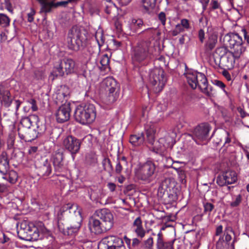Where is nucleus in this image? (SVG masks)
I'll use <instances>...</instances> for the list:
<instances>
[{
	"mask_svg": "<svg viewBox=\"0 0 249 249\" xmlns=\"http://www.w3.org/2000/svg\"><path fill=\"white\" fill-rule=\"evenodd\" d=\"M114 5L112 3H109L106 6L105 12L107 14H110L111 13L112 9H114Z\"/></svg>",
	"mask_w": 249,
	"mask_h": 249,
	"instance_id": "58",
	"label": "nucleus"
},
{
	"mask_svg": "<svg viewBox=\"0 0 249 249\" xmlns=\"http://www.w3.org/2000/svg\"><path fill=\"white\" fill-rule=\"evenodd\" d=\"M180 25H181L183 28L186 29H188L190 27L189 20L185 18L181 20Z\"/></svg>",
	"mask_w": 249,
	"mask_h": 249,
	"instance_id": "57",
	"label": "nucleus"
},
{
	"mask_svg": "<svg viewBox=\"0 0 249 249\" xmlns=\"http://www.w3.org/2000/svg\"><path fill=\"white\" fill-rule=\"evenodd\" d=\"M157 0H142V6L144 9L148 11L150 8L154 7Z\"/></svg>",
	"mask_w": 249,
	"mask_h": 249,
	"instance_id": "43",
	"label": "nucleus"
},
{
	"mask_svg": "<svg viewBox=\"0 0 249 249\" xmlns=\"http://www.w3.org/2000/svg\"><path fill=\"white\" fill-rule=\"evenodd\" d=\"M102 164L104 170L111 175L113 172V168L110 159L108 158H104Z\"/></svg>",
	"mask_w": 249,
	"mask_h": 249,
	"instance_id": "40",
	"label": "nucleus"
},
{
	"mask_svg": "<svg viewBox=\"0 0 249 249\" xmlns=\"http://www.w3.org/2000/svg\"><path fill=\"white\" fill-rule=\"evenodd\" d=\"M128 163L126 158L123 156L121 158L118 157L117 163L115 168V172L117 174L120 175L124 167H127Z\"/></svg>",
	"mask_w": 249,
	"mask_h": 249,
	"instance_id": "33",
	"label": "nucleus"
},
{
	"mask_svg": "<svg viewBox=\"0 0 249 249\" xmlns=\"http://www.w3.org/2000/svg\"><path fill=\"white\" fill-rule=\"evenodd\" d=\"M144 135L143 133L137 134H132L129 137V142L134 146H139L144 142Z\"/></svg>",
	"mask_w": 249,
	"mask_h": 249,
	"instance_id": "32",
	"label": "nucleus"
},
{
	"mask_svg": "<svg viewBox=\"0 0 249 249\" xmlns=\"http://www.w3.org/2000/svg\"><path fill=\"white\" fill-rule=\"evenodd\" d=\"M34 76L37 80L42 79L44 76V72L41 70H36L34 72Z\"/></svg>",
	"mask_w": 249,
	"mask_h": 249,
	"instance_id": "51",
	"label": "nucleus"
},
{
	"mask_svg": "<svg viewBox=\"0 0 249 249\" xmlns=\"http://www.w3.org/2000/svg\"><path fill=\"white\" fill-rule=\"evenodd\" d=\"M142 221L140 217H137L134 221L133 223V227L135 228H140L142 227Z\"/></svg>",
	"mask_w": 249,
	"mask_h": 249,
	"instance_id": "54",
	"label": "nucleus"
},
{
	"mask_svg": "<svg viewBox=\"0 0 249 249\" xmlns=\"http://www.w3.org/2000/svg\"><path fill=\"white\" fill-rule=\"evenodd\" d=\"M237 180L236 173L229 170L223 172L216 178V183L220 187L235 183Z\"/></svg>",
	"mask_w": 249,
	"mask_h": 249,
	"instance_id": "17",
	"label": "nucleus"
},
{
	"mask_svg": "<svg viewBox=\"0 0 249 249\" xmlns=\"http://www.w3.org/2000/svg\"><path fill=\"white\" fill-rule=\"evenodd\" d=\"M85 34L78 29H72L68 35L67 44L70 50L78 51L83 46Z\"/></svg>",
	"mask_w": 249,
	"mask_h": 249,
	"instance_id": "10",
	"label": "nucleus"
},
{
	"mask_svg": "<svg viewBox=\"0 0 249 249\" xmlns=\"http://www.w3.org/2000/svg\"><path fill=\"white\" fill-rule=\"evenodd\" d=\"M4 4L5 8L10 13H13V9L12 8V4L10 0H4Z\"/></svg>",
	"mask_w": 249,
	"mask_h": 249,
	"instance_id": "56",
	"label": "nucleus"
},
{
	"mask_svg": "<svg viewBox=\"0 0 249 249\" xmlns=\"http://www.w3.org/2000/svg\"><path fill=\"white\" fill-rule=\"evenodd\" d=\"M130 25L131 29L135 32H137L139 29L142 28V27L144 26V24L142 19L133 18L131 20Z\"/></svg>",
	"mask_w": 249,
	"mask_h": 249,
	"instance_id": "38",
	"label": "nucleus"
},
{
	"mask_svg": "<svg viewBox=\"0 0 249 249\" xmlns=\"http://www.w3.org/2000/svg\"><path fill=\"white\" fill-rule=\"evenodd\" d=\"M10 18L4 14H0V27H6L9 25Z\"/></svg>",
	"mask_w": 249,
	"mask_h": 249,
	"instance_id": "44",
	"label": "nucleus"
},
{
	"mask_svg": "<svg viewBox=\"0 0 249 249\" xmlns=\"http://www.w3.org/2000/svg\"><path fill=\"white\" fill-rule=\"evenodd\" d=\"M40 5V13L47 14L51 13L52 9L59 6H66L68 4V0L55 2L54 0H36Z\"/></svg>",
	"mask_w": 249,
	"mask_h": 249,
	"instance_id": "18",
	"label": "nucleus"
},
{
	"mask_svg": "<svg viewBox=\"0 0 249 249\" xmlns=\"http://www.w3.org/2000/svg\"><path fill=\"white\" fill-rule=\"evenodd\" d=\"M198 37L200 42L203 43L205 39V32L203 29H201L198 31Z\"/></svg>",
	"mask_w": 249,
	"mask_h": 249,
	"instance_id": "59",
	"label": "nucleus"
},
{
	"mask_svg": "<svg viewBox=\"0 0 249 249\" xmlns=\"http://www.w3.org/2000/svg\"><path fill=\"white\" fill-rule=\"evenodd\" d=\"M146 141L150 144H153L155 142V134L156 133V129L153 125H151L148 127L147 125L145 127Z\"/></svg>",
	"mask_w": 249,
	"mask_h": 249,
	"instance_id": "35",
	"label": "nucleus"
},
{
	"mask_svg": "<svg viewBox=\"0 0 249 249\" xmlns=\"http://www.w3.org/2000/svg\"><path fill=\"white\" fill-rule=\"evenodd\" d=\"M64 70V69L63 66H62L60 61L56 63L49 76L50 78L53 77L52 80H53L55 78L64 76L65 74H66V72Z\"/></svg>",
	"mask_w": 249,
	"mask_h": 249,
	"instance_id": "30",
	"label": "nucleus"
},
{
	"mask_svg": "<svg viewBox=\"0 0 249 249\" xmlns=\"http://www.w3.org/2000/svg\"><path fill=\"white\" fill-rule=\"evenodd\" d=\"M95 216L103 224L104 227L108 230L111 229L114 224V217L110 210L102 209L96 211Z\"/></svg>",
	"mask_w": 249,
	"mask_h": 249,
	"instance_id": "16",
	"label": "nucleus"
},
{
	"mask_svg": "<svg viewBox=\"0 0 249 249\" xmlns=\"http://www.w3.org/2000/svg\"><path fill=\"white\" fill-rule=\"evenodd\" d=\"M18 234L19 237L24 240L35 241L42 240L44 236L50 234L49 231L44 223L38 221L34 224L23 221L17 224Z\"/></svg>",
	"mask_w": 249,
	"mask_h": 249,
	"instance_id": "2",
	"label": "nucleus"
},
{
	"mask_svg": "<svg viewBox=\"0 0 249 249\" xmlns=\"http://www.w3.org/2000/svg\"><path fill=\"white\" fill-rule=\"evenodd\" d=\"M134 231L137 235L141 238H142L145 234V231L143 228L142 226L140 228H134Z\"/></svg>",
	"mask_w": 249,
	"mask_h": 249,
	"instance_id": "50",
	"label": "nucleus"
},
{
	"mask_svg": "<svg viewBox=\"0 0 249 249\" xmlns=\"http://www.w3.org/2000/svg\"><path fill=\"white\" fill-rule=\"evenodd\" d=\"M175 186L176 182L173 178H166L161 182L158 189V193L160 195L163 194L164 196L168 194V192L174 193Z\"/></svg>",
	"mask_w": 249,
	"mask_h": 249,
	"instance_id": "24",
	"label": "nucleus"
},
{
	"mask_svg": "<svg viewBox=\"0 0 249 249\" xmlns=\"http://www.w3.org/2000/svg\"><path fill=\"white\" fill-rule=\"evenodd\" d=\"M187 82L193 89L198 87L204 94L208 96H213L216 91L213 87L208 84L207 79L202 72L194 71L185 74Z\"/></svg>",
	"mask_w": 249,
	"mask_h": 249,
	"instance_id": "4",
	"label": "nucleus"
},
{
	"mask_svg": "<svg viewBox=\"0 0 249 249\" xmlns=\"http://www.w3.org/2000/svg\"><path fill=\"white\" fill-rule=\"evenodd\" d=\"M96 116L95 107L91 104L79 105L77 107L74 112L75 120L83 124L92 123Z\"/></svg>",
	"mask_w": 249,
	"mask_h": 249,
	"instance_id": "7",
	"label": "nucleus"
},
{
	"mask_svg": "<svg viewBox=\"0 0 249 249\" xmlns=\"http://www.w3.org/2000/svg\"><path fill=\"white\" fill-rule=\"evenodd\" d=\"M82 219L80 216L78 217V220H71L70 222V226L67 225V223L63 224V230L59 229V231L65 235L73 236L79 231L81 227Z\"/></svg>",
	"mask_w": 249,
	"mask_h": 249,
	"instance_id": "20",
	"label": "nucleus"
},
{
	"mask_svg": "<svg viewBox=\"0 0 249 249\" xmlns=\"http://www.w3.org/2000/svg\"><path fill=\"white\" fill-rule=\"evenodd\" d=\"M0 95L2 98V102H3L4 106L7 107H9L12 103L11 94L9 91L8 90L0 91Z\"/></svg>",
	"mask_w": 249,
	"mask_h": 249,
	"instance_id": "39",
	"label": "nucleus"
},
{
	"mask_svg": "<svg viewBox=\"0 0 249 249\" xmlns=\"http://www.w3.org/2000/svg\"><path fill=\"white\" fill-rule=\"evenodd\" d=\"M81 144L80 140L72 135L68 136L63 141L64 147L70 152L73 160L76 154L79 152Z\"/></svg>",
	"mask_w": 249,
	"mask_h": 249,
	"instance_id": "15",
	"label": "nucleus"
},
{
	"mask_svg": "<svg viewBox=\"0 0 249 249\" xmlns=\"http://www.w3.org/2000/svg\"><path fill=\"white\" fill-rule=\"evenodd\" d=\"M159 19L161 22L162 25H165L166 23V15L163 12H160L158 15Z\"/></svg>",
	"mask_w": 249,
	"mask_h": 249,
	"instance_id": "53",
	"label": "nucleus"
},
{
	"mask_svg": "<svg viewBox=\"0 0 249 249\" xmlns=\"http://www.w3.org/2000/svg\"><path fill=\"white\" fill-rule=\"evenodd\" d=\"M217 42V36L212 34L211 35L205 44V49L206 51H211L215 47Z\"/></svg>",
	"mask_w": 249,
	"mask_h": 249,
	"instance_id": "34",
	"label": "nucleus"
},
{
	"mask_svg": "<svg viewBox=\"0 0 249 249\" xmlns=\"http://www.w3.org/2000/svg\"><path fill=\"white\" fill-rule=\"evenodd\" d=\"M230 52V50H228L227 47L224 46L218 47L215 50V53L220 56V59H222V57L226 55L228 52Z\"/></svg>",
	"mask_w": 249,
	"mask_h": 249,
	"instance_id": "45",
	"label": "nucleus"
},
{
	"mask_svg": "<svg viewBox=\"0 0 249 249\" xmlns=\"http://www.w3.org/2000/svg\"><path fill=\"white\" fill-rule=\"evenodd\" d=\"M69 94V90L67 87L65 86L61 87L60 89L56 93L55 98L56 103H62L64 101H66Z\"/></svg>",
	"mask_w": 249,
	"mask_h": 249,
	"instance_id": "31",
	"label": "nucleus"
},
{
	"mask_svg": "<svg viewBox=\"0 0 249 249\" xmlns=\"http://www.w3.org/2000/svg\"><path fill=\"white\" fill-rule=\"evenodd\" d=\"M35 11L32 9L31 12L28 14V21L29 22H32L33 21L34 19V16L35 15Z\"/></svg>",
	"mask_w": 249,
	"mask_h": 249,
	"instance_id": "62",
	"label": "nucleus"
},
{
	"mask_svg": "<svg viewBox=\"0 0 249 249\" xmlns=\"http://www.w3.org/2000/svg\"><path fill=\"white\" fill-rule=\"evenodd\" d=\"M211 7L210 8V11L218 9L220 7V4L217 0H212L211 2Z\"/></svg>",
	"mask_w": 249,
	"mask_h": 249,
	"instance_id": "55",
	"label": "nucleus"
},
{
	"mask_svg": "<svg viewBox=\"0 0 249 249\" xmlns=\"http://www.w3.org/2000/svg\"><path fill=\"white\" fill-rule=\"evenodd\" d=\"M9 160L5 152H3L0 156V173L6 175L9 170Z\"/></svg>",
	"mask_w": 249,
	"mask_h": 249,
	"instance_id": "29",
	"label": "nucleus"
},
{
	"mask_svg": "<svg viewBox=\"0 0 249 249\" xmlns=\"http://www.w3.org/2000/svg\"><path fill=\"white\" fill-rule=\"evenodd\" d=\"M60 61L64 69V71L66 72V75L74 72L75 63L72 59L64 58Z\"/></svg>",
	"mask_w": 249,
	"mask_h": 249,
	"instance_id": "28",
	"label": "nucleus"
},
{
	"mask_svg": "<svg viewBox=\"0 0 249 249\" xmlns=\"http://www.w3.org/2000/svg\"><path fill=\"white\" fill-rule=\"evenodd\" d=\"M99 244H103L106 249L124 246V242L121 238L112 235L104 237Z\"/></svg>",
	"mask_w": 249,
	"mask_h": 249,
	"instance_id": "23",
	"label": "nucleus"
},
{
	"mask_svg": "<svg viewBox=\"0 0 249 249\" xmlns=\"http://www.w3.org/2000/svg\"><path fill=\"white\" fill-rule=\"evenodd\" d=\"M70 103L62 105L56 110L55 116L56 121L59 123H63L68 121L70 118L71 111Z\"/></svg>",
	"mask_w": 249,
	"mask_h": 249,
	"instance_id": "19",
	"label": "nucleus"
},
{
	"mask_svg": "<svg viewBox=\"0 0 249 249\" xmlns=\"http://www.w3.org/2000/svg\"><path fill=\"white\" fill-rule=\"evenodd\" d=\"M52 167L51 163L46 159L43 164L37 168L38 176L44 178L49 177L52 173Z\"/></svg>",
	"mask_w": 249,
	"mask_h": 249,
	"instance_id": "27",
	"label": "nucleus"
},
{
	"mask_svg": "<svg viewBox=\"0 0 249 249\" xmlns=\"http://www.w3.org/2000/svg\"><path fill=\"white\" fill-rule=\"evenodd\" d=\"M157 168V166L154 161L147 160L139 164L136 172V176L139 180L150 183L155 178L158 172Z\"/></svg>",
	"mask_w": 249,
	"mask_h": 249,
	"instance_id": "8",
	"label": "nucleus"
},
{
	"mask_svg": "<svg viewBox=\"0 0 249 249\" xmlns=\"http://www.w3.org/2000/svg\"><path fill=\"white\" fill-rule=\"evenodd\" d=\"M95 216H92L89 219V227L90 231L95 234H100L108 231L102 222Z\"/></svg>",
	"mask_w": 249,
	"mask_h": 249,
	"instance_id": "22",
	"label": "nucleus"
},
{
	"mask_svg": "<svg viewBox=\"0 0 249 249\" xmlns=\"http://www.w3.org/2000/svg\"><path fill=\"white\" fill-rule=\"evenodd\" d=\"M172 168L175 169L177 172L179 180L181 182V183L185 184L186 182V176L185 172L182 170L180 167H177L175 165H173L172 166Z\"/></svg>",
	"mask_w": 249,
	"mask_h": 249,
	"instance_id": "41",
	"label": "nucleus"
},
{
	"mask_svg": "<svg viewBox=\"0 0 249 249\" xmlns=\"http://www.w3.org/2000/svg\"><path fill=\"white\" fill-rule=\"evenodd\" d=\"M149 45L148 42L141 41L132 47L131 58L134 65L138 66L144 65L151 58Z\"/></svg>",
	"mask_w": 249,
	"mask_h": 249,
	"instance_id": "5",
	"label": "nucleus"
},
{
	"mask_svg": "<svg viewBox=\"0 0 249 249\" xmlns=\"http://www.w3.org/2000/svg\"><path fill=\"white\" fill-rule=\"evenodd\" d=\"M64 150L62 149H58L54 151L52 155V160L55 173H62L66 169V165L65 163Z\"/></svg>",
	"mask_w": 249,
	"mask_h": 249,
	"instance_id": "14",
	"label": "nucleus"
},
{
	"mask_svg": "<svg viewBox=\"0 0 249 249\" xmlns=\"http://www.w3.org/2000/svg\"><path fill=\"white\" fill-rule=\"evenodd\" d=\"M211 126L208 123L201 124L197 126L190 136L197 144H202V142L208 139Z\"/></svg>",
	"mask_w": 249,
	"mask_h": 249,
	"instance_id": "13",
	"label": "nucleus"
},
{
	"mask_svg": "<svg viewBox=\"0 0 249 249\" xmlns=\"http://www.w3.org/2000/svg\"><path fill=\"white\" fill-rule=\"evenodd\" d=\"M160 195V196L163 197L165 200L166 199V196H167L169 198L167 200L168 203H171V202L175 201L177 198V195L175 191L174 193H173V192H168V194H166L165 196H163V194H161V195Z\"/></svg>",
	"mask_w": 249,
	"mask_h": 249,
	"instance_id": "48",
	"label": "nucleus"
},
{
	"mask_svg": "<svg viewBox=\"0 0 249 249\" xmlns=\"http://www.w3.org/2000/svg\"><path fill=\"white\" fill-rule=\"evenodd\" d=\"M9 186L4 183H0V193H6L8 191Z\"/></svg>",
	"mask_w": 249,
	"mask_h": 249,
	"instance_id": "61",
	"label": "nucleus"
},
{
	"mask_svg": "<svg viewBox=\"0 0 249 249\" xmlns=\"http://www.w3.org/2000/svg\"><path fill=\"white\" fill-rule=\"evenodd\" d=\"M176 239L165 242L164 241L163 235L160 231L157 234V239L156 241L157 249H175L174 243Z\"/></svg>",
	"mask_w": 249,
	"mask_h": 249,
	"instance_id": "26",
	"label": "nucleus"
},
{
	"mask_svg": "<svg viewBox=\"0 0 249 249\" xmlns=\"http://www.w3.org/2000/svg\"><path fill=\"white\" fill-rule=\"evenodd\" d=\"M95 38L98 44L97 50L99 52L101 46L103 45L105 41L103 31L101 29L97 30L95 34Z\"/></svg>",
	"mask_w": 249,
	"mask_h": 249,
	"instance_id": "37",
	"label": "nucleus"
},
{
	"mask_svg": "<svg viewBox=\"0 0 249 249\" xmlns=\"http://www.w3.org/2000/svg\"><path fill=\"white\" fill-rule=\"evenodd\" d=\"M150 82L153 87L154 92H160L163 89L166 82L165 73L162 69H154L150 75Z\"/></svg>",
	"mask_w": 249,
	"mask_h": 249,
	"instance_id": "12",
	"label": "nucleus"
},
{
	"mask_svg": "<svg viewBox=\"0 0 249 249\" xmlns=\"http://www.w3.org/2000/svg\"><path fill=\"white\" fill-rule=\"evenodd\" d=\"M110 58L107 54H104L100 60V64L102 66L101 69L106 70L109 68Z\"/></svg>",
	"mask_w": 249,
	"mask_h": 249,
	"instance_id": "42",
	"label": "nucleus"
},
{
	"mask_svg": "<svg viewBox=\"0 0 249 249\" xmlns=\"http://www.w3.org/2000/svg\"><path fill=\"white\" fill-rule=\"evenodd\" d=\"M80 216L79 211L73 204L68 203L61 207L57 213V226L58 229L63 230V224L77 220Z\"/></svg>",
	"mask_w": 249,
	"mask_h": 249,
	"instance_id": "6",
	"label": "nucleus"
},
{
	"mask_svg": "<svg viewBox=\"0 0 249 249\" xmlns=\"http://www.w3.org/2000/svg\"><path fill=\"white\" fill-rule=\"evenodd\" d=\"M107 186L109 190L111 192H113L116 189V185L114 183L109 182L107 184Z\"/></svg>",
	"mask_w": 249,
	"mask_h": 249,
	"instance_id": "63",
	"label": "nucleus"
},
{
	"mask_svg": "<svg viewBox=\"0 0 249 249\" xmlns=\"http://www.w3.org/2000/svg\"><path fill=\"white\" fill-rule=\"evenodd\" d=\"M37 150V147L36 146H32L28 150V153L30 155H32L36 152Z\"/></svg>",
	"mask_w": 249,
	"mask_h": 249,
	"instance_id": "64",
	"label": "nucleus"
},
{
	"mask_svg": "<svg viewBox=\"0 0 249 249\" xmlns=\"http://www.w3.org/2000/svg\"><path fill=\"white\" fill-rule=\"evenodd\" d=\"M242 54V53H236L234 51H230L220 59V64L228 69H231L233 68L235 60L239 59Z\"/></svg>",
	"mask_w": 249,
	"mask_h": 249,
	"instance_id": "21",
	"label": "nucleus"
},
{
	"mask_svg": "<svg viewBox=\"0 0 249 249\" xmlns=\"http://www.w3.org/2000/svg\"><path fill=\"white\" fill-rule=\"evenodd\" d=\"M204 213L208 214L209 215L211 214V213L214 210V206L211 203L206 202L203 204Z\"/></svg>",
	"mask_w": 249,
	"mask_h": 249,
	"instance_id": "46",
	"label": "nucleus"
},
{
	"mask_svg": "<svg viewBox=\"0 0 249 249\" xmlns=\"http://www.w3.org/2000/svg\"><path fill=\"white\" fill-rule=\"evenodd\" d=\"M223 41L224 45L229 47L231 51L242 54L245 51L246 48L243 45L242 38L238 34L228 33L224 36Z\"/></svg>",
	"mask_w": 249,
	"mask_h": 249,
	"instance_id": "11",
	"label": "nucleus"
},
{
	"mask_svg": "<svg viewBox=\"0 0 249 249\" xmlns=\"http://www.w3.org/2000/svg\"><path fill=\"white\" fill-rule=\"evenodd\" d=\"M231 140L230 133L224 131L220 133L214 140V142L217 145L227 148L231 145Z\"/></svg>",
	"mask_w": 249,
	"mask_h": 249,
	"instance_id": "25",
	"label": "nucleus"
},
{
	"mask_svg": "<svg viewBox=\"0 0 249 249\" xmlns=\"http://www.w3.org/2000/svg\"><path fill=\"white\" fill-rule=\"evenodd\" d=\"M29 103L31 105V108L33 111H36L37 110L38 107L36 106V102L34 99H31L29 101Z\"/></svg>",
	"mask_w": 249,
	"mask_h": 249,
	"instance_id": "60",
	"label": "nucleus"
},
{
	"mask_svg": "<svg viewBox=\"0 0 249 249\" xmlns=\"http://www.w3.org/2000/svg\"><path fill=\"white\" fill-rule=\"evenodd\" d=\"M242 200V196L241 194H239L235 196L234 198H233V201L230 203V206L231 207H236L240 205Z\"/></svg>",
	"mask_w": 249,
	"mask_h": 249,
	"instance_id": "47",
	"label": "nucleus"
},
{
	"mask_svg": "<svg viewBox=\"0 0 249 249\" xmlns=\"http://www.w3.org/2000/svg\"><path fill=\"white\" fill-rule=\"evenodd\" d=\"M46 125L35 114L23 117L20 121L18 134L21 140L32 142L42 134L46 130Z\"/></svg>",
	"mask_w": 249,
	"mask_h": 249,
	"instance_id": "1",
	"label": "nucleus"
},
{
	"mask_svg": "<svg viewBox=\"0 0 249 249\" xmlns=\"http://www.w3.org/2000/svg\"><path fill=\"white\" fill-rule=\"evenodd\" d=\"M153 238L151 237L148 238L144 242V249H153Z\"/></svg>",
	"mask_w": 249,
	"mask_h": 249,
	"instance_id": "49",
	"label": "nucleus"
},
{
	"mask_svg": "<svg viewBox=\"0 0 249 249\" xmlns=\"http://www.w3.org/2000/svg\"><path fill=\"white\" fill-rule=\"evenodd\" d=\"M214 235L219 236L216 242V249H234L236 235L231 221H225L217 225Z\"/></svg>",
	"mask_w": 249,
	"mask_h": 249,
	"instance_id": "3",
	"label": "nucleus"
},
{
	"mask_svg": "<svg viewBox=\"0 0 249 249\" xmlns=\"http://www.w3.org/2000/svg\"><path fill=\"white\" fill-rule=\"evenodd\" d=\"M213 84L216 86L221 88L225 93L227 94V92L225 89L226 85L223 82L218 80H214L213 81Z\"/></svg>",
	"mask_w": 249,
	"mask_h": 249,
	"instance_id": "52",
	"label": "nucleus"
},
{
	"mask_svg": "<svg viewBox=\"0 0 249 249\" xmlns=\"http://www.w3.org/2000/svg\"><path fill=\"white\" fill-rule=\"evenodd\" d=\"M2 178L7 180L11 184H15L18 180V176L17 173L13 170H9L6 175H3Z\"/></svg>",
	"mask_w": 249,
	"mask_h": 249,
	"instance_id": "36",
	"label": "nucleus"
},
{
	"mask_svg": "<svg viewBox=\"0 0 249 249\" xmlns=\"http://www.w3.org/2000/svg\"><path fill=\"white\" fill-rule=\"evenodd\" d=\"M102 85L106 92L105 103L109 105L114 103L119 96V84L113 77H107L103 81Z\"/></svg>",
	"mask_w": 249,
	"mask_h": 249,
	"instance_id": "9",
	"label": "nucleus"
}]
</instances>
